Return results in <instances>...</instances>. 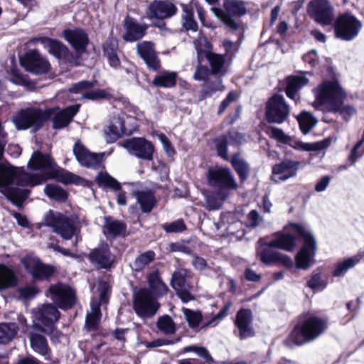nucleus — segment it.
Returning <instances> with one entry per match:
<instances>
[{"label":"nucleus","instance_id":"1","mask_svg":"<svg viewBox=\"0 0 364 364\" xmlns=\"http://www.w3.org/2000/svg\"><path fill=\"white\" fill-rule=\"evenodd\" d=\"M328 326L326 318L309 311L302 313L288 334L285 343L287 345L302 346L314 342L323 335Z\"/></svg>","mask_w":364,"mask_h":364},{"label":"nucleus","instance_id":"2","mask_svg":"<svg viewBox=\"0 0 364 364\" xmlns=\"http://www.w3.org/2000/svg\"><path fill=\"white\" fill-rule=\"evenodd\" d=\"M217 155L225 161H229L237 173L240 182L246 181L250 173L249 164L240 157V153L233 154L230 159L228 156V136L225 134H220L212 139Z\"/></svg>","mask_w":364,"mask_h":364},{"label":"nucleus","instance_id":"3","mask_svg":"<svg viewBox=\"0 0 364 364\" xmlns=\"http://www.w3.org/2000/svg\"><path fill=\"white\" fill-rule=\"evenodd\" d=\"M53 114L52 109H41L36 107H26L19 109L13 117L12 121L18 130L34 128L41 129Z\"/></svg>","mask_w":364,"mask_h":364},{"label":"nucleus","instance_id":"4","mask_svg":"<svg viewBox=\"0 0 364 364\" xmlns=\"http://www.w3.org/2000/svg\"><path fill=\"white\" fill-rule=\"evenodd\" d=\"M333 73L331 80H324L315 90V107L326 106L328 109L339 100H345L347 94L334 75V70H328Z\"/></svg>","mask_w":364,"mask_h":364},{"label":"nucleus","instance_id":"5","mask_svg":"<svg viewBox=\"0 0 364 364\" xmlns=\"http://www.w3.org/2000/svg\"><path fill=\"white\" fill-rule=\"evenodd\" d=\"M27 167L31 171H59L60 175H63L66 179L63 181L65 185L78 184L81 179L79 176L58 166L50 154L43 153L39 150L33 151Z\"/></svg>","mask_w":364,"mask_h":364},{"label":"nucleus","instance_id":"6","mask_svg":"<svg viewBox=\"0 0 364 364\" xmlns=\"http://www.w3.org/2000/svg\"><path fill=\"white\" fill-rule=\"evenodd\" d=\"M208 184L217 189L215 195L223 201L228 198L226 191L235 190L238 184L228 167L216 166L209 168L206 175Z\"/></svg>","mask_w":364,"mask_h":364},{"label":"nucleus","instance_id":"7","mask_svg":"<svg viewBox=\"0 0 364 364\" xmlns=\"http://www.w3.org/2000/svg\"><path fill=\"white\" fill-rule=\"evenodd\" d=\"M289 226L303 239V245L295 256V266L297 269L306 270L310 267L316 255V240L311 233L307 232L301 224L289 223Z\"/></svg>","mask_w":364,"mask_h":364},{"label":"nucleus","instance_id":"8","mask_svg":"<svg viewBox=\"0 0 364 364\" xmlns=\"http://www.w3.org/2000/svg\"><path fill=\"white\" fill-rule=\"evenodd\" d=\"M211 10L232 32L237 31L240 28V23L234 19V17H241L247 12L246 4L242 0H223L222 9L213 7Z\"/></svg>","mask_w":364,"mask_h":364},{"label":"nucleus","instance_id":"9","mask_svg":"<svg viewBox=\"0 0 364 364\" xmlns=\"http://www.w3.org/2000/svg\"><path fill=\"white\" fill-rule=\"evenodd\" d=\"M20 261L26 272L35 282H50L58 272L55 266L44 263L39 257L32 255H25Z\"/></svg>","mask_w":364,"mask_h":364},{"label":"nucleus","instance_id":"10","mask_svg":"<svg viewBox=\"0 0 364 364\" xmlns=\"http://www.w3.org/2000/svg\"><path fill=\"white\" fill-rule=\"evenodd\" d=\"M46 295L50 298L57 309L66 311L73 308L77 302L76 291L70 285L58 282L51 284Z\"/></svg>","mask_w":364,"mask_h":364},{"label":"nucleus","instance_id":"11","mask_svg":"<svg viewBox=\"0 0 364 364\" xmlns=\"http://www.w3.org/2000/svg\"><path fill=\"white\" fill-rule=\"evenodd\" d=\"M333 28L337 38L350 41L355 38L362 28V23L354 15L343 13L334 21Z\"/></svg>","mask_w":364,"mask_h":364},{"label":"nucleus","instance_id":"12","mask_svg":"<svg viewBox=\"0 0 364 364\" xmlns=\"http://www.w3.org/2000/svg\"><path fill=\"white\" fill-rule=\"evenodd\" d=\"M289 113V106L282 95L274 94L266 102L264 117L269 124L284 123L288 119Z\"/></svg>","mask_w":364,"mask_h":364},{"label":"nucleus","instance_id":"13","mask_svg":"<svg viewBox=\"0 0 364 364\" xmlns=\"http://www.w3.org/2000/svg\"><path fill=\"white\" fill-rule=\"evenodd\" d=\"M47 226L64 240H70L76 232L75 220L60 212L50 210L45 218Z\"/></svg>","mask_w":364,"mask_h":364},{"label":"nucleus","instance_id":"14","mask_svg":"<svg viewBox=\"0 0 364 364\" xmlns=\"http://www.w3.org/2000/svg\"><path fill=\"white\" fill-rule=\"evenodd\" d=\"M159 304L147 288H141L133 295V309L141 318H151L157 312Z\"/></svg>","mask_w":364,"mask_h":364},{"label":"nucleus","instance_id":"15","mask_svg":"<svg viewBox=\"0 0 364 364\" xmlns=\"http://www.w3.org/2000/svg\"><path fill=\"white\" fill-rule=\"evenodd\" d=\"M270 137L277 140L279 143L289 145L296 150L300 151H319L326 148L331 140L325 139L316 143H304L301 141L295 139L294 137L286 134L282 129L277 127H271Z\"/></svg>","mask_w":364,"mask_h":364},{"label":"nucleus","instance_id":"16","mask_svg":"<svg viewBox=\"0 0 364 364\" xmlns=\"http://www.w3.org/2000/svg\"><path fill=\"white\" fill-rule=\"evenodd\" d=\"M193 276L192 271L186 268H181L172 274L171 285L183 303L195 299L194 295L191 293L193 286L188 280Z\"/></svg>","mask_w":364,"mask_h":364},{"label":"nucleus","instance_id":"17","mask_svg":"<svg viewBox=\"0 0 364 364\" xmlns=\"http://www.w3.org/2000/svg\"><path fill=\"white\" fill-rule=\"evenodd\" d=\"M308 14L322 26L331 25L334 19L333 8L327 0H312L308 4Z\"/></svg>","mask_w":364,"mask_h":364},{"label":"nucleus","instance_id":"18","mask_svg":"<svg viewBox=\"0 0 364 364\" xmlns=\"http://www.w3.org/2000/svg\"><path fill=\"white\" fill-rule=\"evenodd\" d=\"M124 147L131 154L145 161H152L155 152L154 144L144 137H132L124 141Z\"/></svg>","mask_w":364,"mask_h":364},{"label":"nucleus","instance_id":"19","mask_svg":"<svg viewBox=\"0 0 364 364\" xmlns=\"http://www.w3.org/2000/svg\"><path fill=\"white\" fill-rule=\"evenodd\" d=\"M73 151L82 166L94 170L100 168L105 156V153L91 152L80 140L74 144Z\"/></svg>","mask_w":364,"mask_h":364},{"label":"nucleus","instance_id":"20","mask_svg":"<svg viewBox=\"0 0 364 364\" xmlns=\"http://www.w3.org/2000/svg\"><path fill=\"white\" fill-rule=\"evenodd\" d=\"M87 258L91 264L105 269H110L115 261V257L111 252L109 245L103 240L100 241L97 247L90 251Z\"/></svg>","mask_w":364,"mask_h":364},{"label":"nucleus","instance_id":"21","mask_svg":"<svg viewBox=\"0 0 364 364\" xmlns=\"http://www.w3.org/2000/svg\"><path fill=\"white\" fill-rule=\"evenodd\" d=\"M196 50L197 51L198 58L204 54L205 58L208 61L210 68H223L224 65H229L230 62L223 54H218L211 51H205L204 48L210 50L212 46L205 38H200L194 42Z\"/></svg>","mask_w":364,"mask_h":364},{"label":"nucleus","instance_id":"22","mask_svg":"<svg viewBox=\"0 0 364 364\" xmlns=\"http://www.w3.org/2000/svg\"><path fill=\"white\" fill-rule=\"evenodd\" d=\"M34 317L33 327L37 331L38 326L48 328L55 325L60 317V312L55 305L48 304L39 308Z\"/></svg>","mask_w":364,"mask_h":364},{"label":"nucleus","instance_id":"23","mask_svg":"<svg viewBox=\"0 0 364 364\" xmlns=\"http://www.w3.org/2000/svg\"><path fill=\"white\" fill-rule=\"evenodd\" d=\"M253 321L252 311L250 309L241 308L236 314L235 326L238 330L240 339L243 340L255 335L252 326Z\"/></svg>","mask_w":364,"mask_h":364},{"label":"nucleus","instance_id":"24","mask_svg":"<svg viewBox=\"0 0 364 364\" xmlns=\"http://www.w3.org/2000/svg\"><path fill=\"white\" fill-rule=\"evenodd\" d=\"M178 9L171 1L167 0H154L148 7V16L150 19L164 20L174 16Z\"/></svg>","mask_w":364,"mask_h":364},{"label":"nucleus","instance_id":"25","mask_svg":"<svg viewBox=\"0 0 364 364\" xmlns=\"http://www.w3.org/2000/svg\"><path fill=\"white\" fill-rule=\"evenodd\" d=\"M228 70H196L193 77L196 80L204 82L213 89L215 92L222 90L221 76L226 73Z\"/></svg>","mask_w":364,"mask_h":364},{"label":"nucleus","instance_id":"26","mask_svg":"<svg viewBox=\"0 0 364 364\" xmlns=\"http://www.w3.org/2000/svg\"><path fill=\"white\" fill-rule=\"evenodd\" d=\"M127 230V226L124 221L114 219L110 215L104 217L102 232L107 240L112 241L117 237H124Z\"/></svg>","mask_w":364,"mask_h":364},{"label":"nucleus","instance_id":"27","mask_svg":"<svg viewBox=\"0 0 364 364\" xmlns=\"http://www.w3.org/2000/svg\"><path fill=\"white\" fill-rule=\"evenodd\" d=\"M22 68H50V64L38 50L33 49L19 57Z\"/></svg>","mask_w":364,"mask_h":364},{"label":"nucleus","instance_id":"28","mask_svg":"<svg viewBox=\"0 0 364 364\" xmlns=\"http://www.w3.org/2000/svg\"><path fill=\"white\" fill-rule=\"evenodd\" d=\"M95 181L100 187L109 188L114 191H118L119 192L117 195L118 205H125L127 204L126 192L122 191L120 183L108 173L100 172L95 178Z\"/></svg>","mask_w":364,"mask_h":364},{"label":"nucleus","instance_id":"29","mask_svg":"<svg viewBox=\"0 0 364 364\" xmlns=\"http://www.w3.org/2000/svg\"><path fill=\"white\" fill-rule=\"evenodd\" d=\"M125 33L122 38L127 42H134L142 38L148 28L145 24H141L134 18L127 16L124 20Z\"/></svg>","mask_w":364,"mask_h":364},{"label":"nucleus","instance_id":"30","mask_svg":"<svg viewBox=\"0 0 364 364\" xmlns=\"http://www.w3.org/2000/svg\"><path fill=\"white\" fill-rule=\"evenodd\" d=\"M53 179L58 182L63 183L66 180L63 175H60L59 171H43L41 173H24L21 178L26 186L34 187L41 185L48 180Z\"/></svg>","mask_w":364,"mask_h":364},{"label":"nucleus","instance_id":"31","mask_svg":"<svg viewBox=\"0 0 364 364\" xmlns=\"http://www.w3.org/2000/svg\"><path fill=\"white\" fill-rule=\"evenodd\" d=\"M63 36L77 51H85L89 43L88 35L82 28L65 29Z\"/></svg>","mask_w":364,"mask_h":364},{"label":"nucleus","instance_id":"32","mask_svg":"<svg viewBox=\"0 0 364 364\" xmlns=\"http://www.w3.org/2000/svg\"><path fill=\"white\" fill-rule=\"evenodd\" d=\"M136 50L149 68H158L160 67L159 60L153 43L150 41L140 42L136 45Z\"/></svg>","mask_w":364,"mask_h":364},{"label":"nucleus","instance_id":"33","mask_svg":"<svg viewBox=\"0 0 364 364\" xmlns=\"http://www.w3.org/2000/svg\"><path fill=\"white\" fill-rule=\"evenodd\" d=\"M299 166V161L286 159L272 166V173L279 176L280 181H286L296 176Z\"/></svg>","mask_w":364,"mask_h":364},{"label":"nucleus","instance_id":"34","mask_svg":"<svg viewBox=\"0 0 364 364\" xmlns=\"http://www.w3.org/2000/svg\"><path fill=\"white\" fill-rule=\"evenodd\" d=\"M47 42L48 52L59 60L67 63L73 59V54L62 42L50 38H43L42 42Z\"/></svg>","mask_w":364,"mask_h":364},{"label":"nucleus","instance_id":"35","mask_svg":"<svg viewBox=\"0 0 364 364\" xmlns=\"http://www.w3.org/2000/svg\"><path fill=\"white\" fill-rule=\"evenodd\" d=\"M80 105L75 104L63 109L55 114L53 118V127L60 129L67 127L73 117L79 112Z\"/></svg>","mask_w":364,"mask_h":364},{"label":"nucleus","instance_id":"36","mask_svg":"<svg viewBox=\"0 0 364 364\" xmlns=\"http://www.w3.org/2000/svg\"><path fill=\"white\" fill-rule=\"evenodd\" d=\"M149 291L154 297L160 298L166 295L168 291L166 284L162 281L158 270L153 271L147 277Z\"/></svg>","mask_w":364,"mask_h":364},{"label":"nucleus","instance_id":"37","mask_svg":"<svg viewBox=\"0 0 364 364\" xmlns=\"http://www.w3.org/2000/svg\"><path fill=\"white\" fill-rule=\"evenodd\" d=\"M296 238L290 233H280L276 239L272 240L265 245L268 247L277 248L291 252L296 247Z\"/></svg>","mask_w":364,"mask_h":364},{"label":"nucleus","instance_id":"38","mask_svg":"<svg viewBox=\"0 0 364 364\" xmlns=\"http://www.w3.org/2000/svg\"><path fill=\"white\" fill-rule=\"evenodd\" d=\"M8 73L6 78L15 85L23 86L27 90H33L37 81L31 79L28 75L23 74L21 70H6Z\"/></svg>","mask_w":364,"mask_h":364},{"label":"nucleus","instance_id":"39","mask_svg":"<svg viewBox=\"0 0 364 364\" xmlns=\"http://www.w3.org/2000/svg\"><path fill=\"white\" fill-rule=\"evenodd\" d=\"M134 196L140 205L141 211L144 213H150L156 204L154 192L151 190L136 191Z\"/></svg>","mask_w":364,"mask_h":364},{"label":"nucleus","instance_id":"40","mask_svg":"<svg viewBox=\"0 0 364 364\" xmlns=\"http://www.w3.org/2000/svg\"><path fill=\"white\" fill-rule=\"evenodd\" d=\"M178 82V73L176 72L164 70L161 73L155 76L152 81L154 87L163 88L174 87Z\"/></svg>","mask_w":364,"mask_h":364},{"label":"nucleus","instance_id":"41","mask_svg":"<svg viewBox=\"0 0 364 364\" xmlns=\"http://www.w3.org/2000/svg\"><path fill=\"white\" fill-rule=\"evenodd\" d=\"M28 189H22L17 187H7L5 189L6 198L14 205L21 208L24 201L28 198L30 194Z\"/></svg>","mask_w":364,"mask_h":364},{"label":"nucleus","instance_id":"42","mask_svg":"<svg viewBox=\"0 0 364 364\" xmlns=\"http://www.w3.org/2000/svg\"><path fill=\"white\" fill-rule=\"evenodd\" d=\"M17 283L18 277L14 270L4 264H0V290L14 287Z\"/></svg>","mask_w":364,"mask_h":364},{"label":"nucleus","instance_id":"43","mask_svg":"<svg viewBox=\"0 0 364 364\" xmlns=\"http://www.w3.org/2000/svg\"><path fill=\"white\" fill-rule=\"evenodd\" d=\"M362 259V255H357L353 257L344 259L343 261L338 262L335 269L332 272V276L334 277H343L347 272L353 268L357 264L360 262Z\"/></svg>","mask_w":364,"mask_h":364},{"label":"nucleus","instance_id":"44","mask_svg":"<svg viewBox=\"0 0 364 364\" xmlns=\"http://www.w3.org/2000/svg\"><path fill=\"white\" fill-rule=\"evenodd\" d=\"M28 337L31 346L35 352L42 355H46L50 353V348L44 336L31 332Z\"/></svg>","mask_w":364,"mask_h":364},{"label":"nucleus","instance_id":"45","mask_svg":"<svg viewBox=\"0 0 364 364\" xmlns=\"http://www.w3.org/2000/svg\"><path fill=\"white\" fill-rule=\"evenodd\" d=\"M116 123L118 124L119 126L114 124H111L105 129L107 143L115 142L126 132L124 121L122 118L118 117Z\"/></svg>","mask_w":364,"mask_h":364},{"label":"nucleus","instance_id":"46","mask_svg":"<svg viewBox=\"0 0 364 364\" xmlns=\"http://www.w3.org/2000/svg\"><path fill=\"white\" fill-rule=\"evenodd\" d=\"M92 312L87 314L85 318V326L87 331L92 332L99 330L102 314L100 304L92 305Z\"/></svg>","mask_w":364,"mask_h":364},{"label":"nucleus","instance_id":"47","mask_svg":"<svg viewBox=\"0 0 364 364\" xmlns=\"http://www.w3.org/2000/svg\"><path fill=\"white\" fill-rule=\"evenodd\" d=\"M44 192L48 198L54 199L58 202L64 203L68 198V193L64 188L58 185H46Z\"/></svg>","mask_w":364,"mask_h":364},{"label":"nucleus","instance_id":"48","mask_svg":"<svg viewBox=\"0 0 364 364\" xmlns=\"http://www.w3.org/2000/svg\"><path fill=\"white\" fill-rule=\"evenodd\" d=\"M299 129L304 134H308L316 124V119L311 113L302 111L297 117Z\"/></svg>","mask_w":364,"mask_h":364},{"label":"nucleus","instance_id":"49","mask_svg":"<svg viewBox=\"0 0 364 364\" xmlns=\"http://www.w3.org/2000/svg\"><path fill=\"white\" fill-rule=\"evenodd\" d=\"M16 176L15 168L0 164V188H5L14 181Z\"/></svg>","mask_w":364,"mask_h":364},{"label":"nucleus","instance_id":"50","mask_svg":"<svg viewBox=\"0 0 364 364\" xmlns=\"http://www.w3.org/2000/svg\"><path fill=\"white\" fill-rule=\"evenodd\" d=\"M344 100H341L333 107H330L329 112L333 113H339L345 121H348L350 118L356 113V109L350 105H343Z\"/></svg>","mask_w":364,"mask_h":364},{"label":"nucleus","instance_id":"51","mask_svg":"<svg viewBox=\"0 0 364 364\" xmlns=\"http://www.w3.org/2000/svg\"><path fill=\"white\" fill-rule=\"evenodd\" d=\"M17 334V326L14 323H0V344L9 343Z\"/></svg>","mask_w":364,"mask_h":364},{"label":"nucleus","instance_id":"52","mask_svg":"<svg viewBox=\"0 0 364 364\" xmlns=\"http://www.w3.org/2000/svg\"><path fill=\"white\" fill-rule=\"evenodd\" d=\"M183 27L186 31H196L198 24L193 18V8L186 4H183Z\"/></svg>","mask_w":364,"mask_h":364},{"label":"nucleus","instance_id":"53","mask_svg":"<svg viewBox=\"0 0 364 364\" xmlns=\"http://www.w3.org/2000/svg\"><path fill=\"white\" fill-rule=\"evenodd\" d=\"M156 258V253L153 250H147L139 255L134 262V264L136 271H141L146 266L149 265Z\"/></svg>","mask_w":364,"mask_h":364},{"label":"nucleus","instance_id":"54","mask_svg":"<svg viewBox=\"0 0 364 364\" xmlns=\"http://www.w3.org/2000/svg\"><path fill=\"white\" fill-rule=\"evenodd\" d=\"M157 328L164 334H173L176 331V324L168 315L161 316L156 323Z\"/></svg>","mask_w":364,"mask_h":364},{"label":"nucleus","instance_id":"55","mask_svg":"<svg viewBox=\"0 0 364 364\" xmlns=\"http://www.w3.org/2000/svg\"><path fill=\"white\" fill-rule=\"evenodd\" d=\"M183 314L188 326L193 329L198 327L203 320V315L200 311L183 309Z\"/></svg>","mask_w":364,"mask_h":364},{"label":"nucleus","instance_id":"56","mask_svg":"<svg viewBox=\"0 0 364 364\" xmlns=\"http://www.w3.org/2000/svg\"><path fill=\"white\" fill-rule=\"evenodd\" d=\"M232 306V303L231 301H228L225 303L224 306L220 309V311L217 313L214 316L211 318L208 322L205 323L202 328H205L210 326H215L218 323V321L223 320L225 317H226L228 314L230 309Z\"/></svg>","mask_w":364,"mask_h":364},{"label":"nucleus","instance_id":"57","mask_svg":"<svg viewBox=\"0 0 364 364\" xmlns=\"http://www.w3.org/2000/svg\"><path fill=\"white\" fill-rule=\"evenodd\" d=\"M223 46L225 49V53L223 55L228 59V62L231 63L239 50L240 43L230 40H225L223 42Z\"/></svg>","mask_w":364,"mask_h":364},{"label":"nucleus","instance_id":"58","mask_svg":"<svg viewBox=\"0 0 364 364\" xmlns=\"http://www.w3.org/2000/svg\"><path fill=\"white\" fill-rule=\"evenodd\" d=\"M270 248L267 246L258 252L259 259L264 264L269 265L277 262L279 252H275Z\"/></svg>","mask_w":364,"mask_h":364},{"label":"nucleus","instance_id":"59","mask_svg":"<svg viewBox=\"0 0 364 364\" xmlns=\"http://www.w3.org/2000/svg\"><path fill=\"white\" fill-rule=\"evenodd\" d=\"M162 228L168 233L182 232L187 229L183 219H178L173 222L165 223Z\"/></svg>","mask_w":364,"mask_h":364},{"label":"nucleus","instance_id":"60","mask_svg":"<svg viewBox=\"0 0 364 364\" xmlns=\"http://www.w3.org/2000/svg\"><path fill=\"white\" fill-rule=\"evenodd\" d=\"M327 282L321 277V272L314 271L312 273L311 279L307 282V286L311 289H324L326 287Z\"/></svg>","mask_w":364,"mask_h":364},{"label":"nucleus","instance_id":"61","mask_svg":"<svg viewBox=\"0 0 364 364\" xmlns=\"http://www.w3.org/2000/svg\"><path fill=\"white\" fill-rule=\"evenodd\" d=\"M37 331L47 334L53 343H59L63 335L62 332L57 329L55 324L48 328L38 326Z\"/></svg>","mask_w":364,"mask_h":364},{"label":"nucleus","instance_id":"62","mask_svg":"<svg viewBox=\"0 0 364 364\" xmlns=\"http://www.w3.org/2000/svg\"><path fill=\"white\" fill-rule=\"evenodd\" d=\"M309 82V80L302 75L291 76L289 77L287 82V85L299 90L303 86L306 85Z\"/></svg>","mask_w":364,"mask_h":364},{"label":"nucleus","instance_id":"63","mask_svg":"<svg viewBox=\"0 0 364 364\" xmlns=\"http://www.w3.org/2000/svg\"><path fill=\"white\" fill-rule=\"evenodd\" d=\"M109 94L102 89L86 91L82 94V97L87 100H98L101 99H108Z\"/></svg>","mask_w":364,"mask_h":364},{"label":"nucleus","instance_id":"64","mask_svg":"<svg viewBox=\"0 0 364 364\" xmlns=\"http://www.w3.org/2000/svg\"><path fill=\"white\" fill-rule=\"evenodd\" d=\"M39 291L38 287L33 285H28L18 289L19 296L27 300L34 298Z\"/></svg>","mask_w":364,"mask_h":364}]
</instances>
